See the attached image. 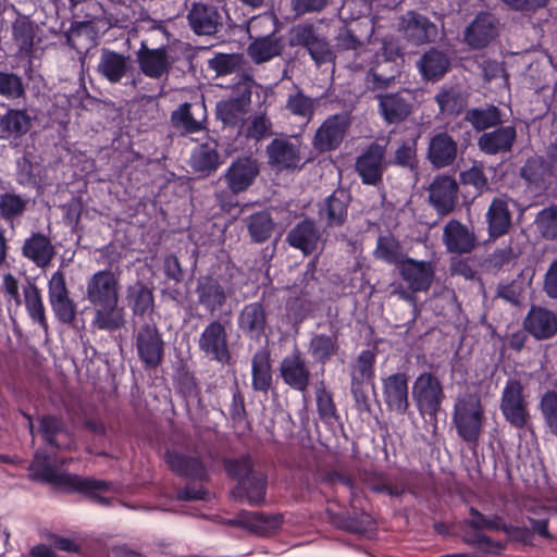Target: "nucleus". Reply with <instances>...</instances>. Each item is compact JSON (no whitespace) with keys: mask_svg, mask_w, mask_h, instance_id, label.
Listing matches in <instances>:
<instances>
[{"mask_svg":"<svg viewBox=\"0 0 557 557\" xmlns=\"http://www.w3.org/2000/svg\"><path fill=\"white\" fill-rule=\"evenodd\" d=\"M386 149L384 146L372 143L356 159L355 169L366 185H377L382 182L385 164Z\"/></svg>","mask_w":557,"mask_h":557,"instance_id":"20","label":"nucleus"},{"mask_svg":"<svg viewBox=\"0 0 557 557\" xmlns=\"http://www.w3.org/2000/svg\"><path fill=\"white\" fill-rule=\"evenodd\" d=\"M499 409L510 426L521 430L531 421L524 387L519 380H507L500 396Z\"/></svg>","mask_w":557,"mask_h":557,"instance_id":"8","label":"nucleus"},{"mask_svg":"<svg viewBox=\"0 0 557 557\" xmlns=\"http://www.w3.org/2000/svg\"><path fill=\"white\" fill-rule=\"evenodd\" d=\"M443 243L448 252L463 255L475 248L476 237L465 224L453 219L444 226Z\"/></svg>","mask_w":557,"mask_h":557,"instance_id":"30","label":"nucleus"},{"mask_svg":"<svg viewBox=\"0 0 557 557\" xmlns=\"http://www.w3.org/2000/svg\"><path fill=\"white\" fill-rule=\"evenodd\" d=\"M382 394L389 411L405 414L409 408L408 375L397 372L383 377Z\"/></svg>","mask_w":557,"mask_h":557,"instance_id":"24","label":"nucleus"},{"mask_svg":"<svg viewBox=\"0 0 557 557\" xmlns=\"http://www.w3.org/2000/svg\"><path fill=\"white\" fill-rule=\"evenodd\" d=\"M399 32L414 46L434 42L438 36L437 25L416 11H408L400 17Z\"/></svg>","mask_w":557,"mask_h":557,"instance_id":"17","label":"nucleus"},{"mask_svg":"<svg viewBox=\"0 0 557 557\" xmlns=\"http://www.w3.org/2000/svg\"><path fill=\"white\" fill-rule=\"evenodd\" d=\"M242 522L246 529L260 536H269L280 528L281 516H267L261 512H247L243 516Z\"/></svg>","mask_w":557,"mask_h":557,"instance_id":"51","label":"nucleus"},{"mask_svg":"<svg viewBox=\"0 0 557 557\" xmlns=\"http://www.w3.org/2000/svg\"><path fill=\"white\" fill-rule=\"evenodd\" d=\"M449 65L447 54L435 48L428 50L418 61L420 73L428 81H437L443 77Z\"/></svg>","mask_w":557,"mask_h":557,"instance_id":"45","label":"nucleus"},{"mask_svg":"<svg viewBox=\"0 0 557 557\" xmlns=\"http://www.w3.org/2000/svg\"><path fill=\"white\" fill-rule=\"evenodd\" d=\"M286 242L290 247L300 250L305 256H309L318 250H323L325 238L317 222L306 218L288 232Z\"/></svg>","mask_w":557,"mask_h":557,"instance_id":"19","label":"nucleus"},{"mask_svg":"<svg viewBox=\"0 0 557 557\" xmlns=\"http://www.w3.org/2000/svg\"><path fill=\"white\" fill-rule=\"evenodd\" d=\"M273 375L270 354L265 349L256 351L251 359V386L256 392L268 393Z\"/></svg>","mask_w":557,"mask_h":557,"instance_id":"38","label":"nucleus"},{"mask_svg":"<svg viewBox=\"0 0 557 557\" xmlns=\"http://www.w3.org/2000/svg\"><path fill=\"white\" fill-rule=\"evenodd\" d=\"M379 113L387 124L404 122L412 112V95L408 89L376 96Z\"/></svg>","mask_w":557,"mask_h":557,"instance_id":"22","label":"nucleus"},{"mask_svg":"<svg viewBox=\"0 0 557 557\" xmlns=\"http://www.w3.org/2000/svg\"><path fill=\"white\" fill-rule=\"evenodd\" d=\"M278 371L285 385L302 394L307 393L311 371L308 360L299 349H295L282 359Z\"/></svg>","mask_w":557,"mask_h":557,"instance_id":"16","label":"nucleus"},{"mask_svg":"<svg viewBox=\"0 0 557 557\" xmlns=\"http://www.w3.org/2000/svg\"><path fill=\"white\" fill-rule=\"evenodd\" d=\"M120 273L109 269L95 272L86 282V299L91 306L120 301Z\"/></svg>","mask_w":557,"mask_h":557,"instance_id":"11","label":"nucleus"},{"mask_svg":"<svg viewBox=\"0 0 557 557\" xmlns=\"http://www.w3.org/2000/svg\"><path fill=\"white\" fill-rule=\"evenodd\" d=\"M248 234L253 243L262 244L270 239L275 223L267 210L250 214L246 219Z\"/></svg>","mask_w":557,"mask_h":557,"instance_id":"50","label":"nucleus"},{"mask_svg":"<svg viewBox=\"0 0 557 557\" xmlns=\"http://www.w3.org/2000/svg\"><path fill=\"white\" fill-rule=\"evenodd\" d=\"M376 259L387 264L394 265L396 269L401 264L408 256L404 251V247L393 235H381L376 240L374 250Z\"/></svg>","mask_w":557,"mask_h":557,"instance_id":"49","label":"nucleus"},{"mask_svg":"<svg viewBox=\"0 0 557 557\" xmlns=\"http://www.w3.org/2000/svg\"><path fill=\"white\" fill-rule=\"evenodd\" d=\"M469 515L470 518L465 521V524L472 529L474 533L465 535L463 541L467 545L492 555H499L506 549V543L494 541L480 532L482 530H488L490 517L483 515L475 507L469 508Z\"/></svg>","mask_w":557,"mask_h":557,"instance_id":"21","label":"nucleus"},{"mask_svg":"<svg viewBox=\"0 0 557 557\" xmlns=\"http://www.w3.org/2000/svg\"><path fill=\"white\" fill-rule=\"evenodd\" d=\"M517 139V129L512 125L496 126L491 132H484L478 138L479 149L487 156L509 152Z\"/></svg>","mask_w":557,"mask_h":557,"instance_id":"28","label":"nucleus"},{"mask_svg":"<svg viewBox=\"0 0 557 557\" xmlns=\"http://www.w3.org/2000/svg\"><path fill=\"white\" fill-rule=\"evenodd\" d=\"M268 476L264 472L255 471L240 480L236 486V493L245 498L249 505H262L265 500Z\"/></svg>","mask_w":557,"mask_h":557,"instance_id":"43","label":"nucleus"},{"mask_svg":"<svg viewBox=\"0 0 557 557\" xmlns=\"http://www.w3.org/2000/svg\"><path fill=\"white\" fill-rule=\"evenodd\" d=\"M546 168L541 157L534 156L525 160L520 170V175L529 185L541 187L545 180Z\"/></svg>","mask_w":557,"mask_h":557,"instance_id":"63","label":"nucleus"},{"mask_svg":"<svg viewBox=\"0 0 557 557\" xmlns=\"http://www.w3.org/2000/svg\"><path fill=\"white\" fill-rule=\"evenodd\" d=\"M126 301L134 317H149L156 310L153 288L141 281L127 287Z\"/></svg>","mask_w":557,"mask_h":557,"instance_id":"36","label":"nucleus"},{"mask_svg":"<svg viewBox=\"0 0 557 557\" xmlns=\"http://www.w3.org/2000/svg\"><path fill=\"white\" fill-rule=\"evenodd\" d=\"M187 20L190 28L197 35H213L221 25V15L219 11L211 5L195 2L191 4Z\"/></svg>","mask_w":557,"mask_h":557,"instance_id":"32","label":"nucleus"},{"mask_svg":"<svg viewBox=\"0 0 557 557\" xmlns=\"http://www.w3.org/2000/svg\"><path fill=\"white\" fill-rule=\"evenodd\" d=\"M485 422V407L479 395L463 394L455 399L451 423L462 442L476 447L483 434Z\"/></svg>","mask_w":557,"mask_h":557,"instance_id":"4","label":"nucleus"},{"mask_svg":"<svg viewBox=\"0 0 557 557\" xmlns=\"http://www.w3.org/2000/svg\"><path fill=\"white\" fill-rule=\"evenodd\" d=\"M136 60L141 73L153 79L166 76L171 67L168 47L149 48L145 40L140 42V47L136 52Z\"/></svg>","mask_w":557,"mask_h":557,"instance_id":"23","label":"nucleus"},{"mask_svg":"<svg viewBox=\"0 0 557 557\" xmlns=\"http://www.w3.org/2000/svg\"><path fill=\"white\" fill-rule=\"evenodd\" d=\"M331 521L336 528L357 534H364L374 527L372 517L364 511L355 512L352 516L332 515Z\"/></svg>","mask_w":557,"mask_h":557,"instance_id":"52","label":"nucleus"},{"mask_svg":"<svg viewBox=\"0 0 557 557\" xmlns=\"http://www.w3.org/2000/svg\"><path fill=\"white\" fill-rule=\"evenodd\" d=\"M29 205V199L13 188L0 193V220L14 228L21 223Z\"/></svg>","mask_w":557,"mask_h":557,"instance_id":"33","label":"nucleus"},{"mask_svg":"<svg viewBox=\"0 0 557 557\" xmlns=\"http://www.w3.org/2000/svg\"><path fill=\"white\" fill-rule=\"evenodd\" d=\"M429 198L440 214L450 213L455 209L458 199L456 180L447 175L436 176L430 186Z\"/></svg>","mask_w":557,"mask_h":557,"instance_id":"27","label":"nucleus"},{"mask_svg":"<svg viewBox=\"0 0 557 557\" xmlns=\"http://www.w3.org/2000/svg\"><path fill=\"white\" fill-rule=\"evenodd\" d=\"M290 42L305 47L317 65L333 62L335 59L330 44L315 33L312 24L297 25L293 29Z\"/></svg>","mask_w":557,"mask_h":557,"instance_id":"18","label":"nucleus"},{"mask_svg":"<svg viewBox=\"0 0 557 557\" xmlns=\"http://www.w3.org/2000/svg\"><path fill=\"white\" fill-rule=\"evenodd\" d=\"M218 147L215 140H208L198 146L190 158V164L195 172L202 176H209L218 170L221 164Z\"/></svg>","mask_w":557,"mask_h":557,"instance_id":"39","label":"nucleus"},{"mask_svg":"<svg viewBox=\"0 0 557 557\" xmlns=\"http://www.w3.org/2000/svg\"><path fill=\"white\" fill-rule=\"evenodd\" d=\"M488 233L491 237L497 238L505 235L511 224V213L507 199L494 198L486 212Z\"/></svg>","mask_w":557,"mask_h":557,"instance_id":"40","label":"nucleus"},{"mask_svg":"<svg viewBox=\"0 0 557 557\" xmlns=\"http://www.w3.org/2000/svg\"><path fill=\"white\" fill-rule=\"evenodd\" d=\"M48 300L54 318L65 325H72L77 315V304L71 297L62 270L53 272L48 281Z\"/></svg>","mask_w":557,"mask_h":557,"instance_id":"9","label":"nucleus"},{"mask_svg":"<svg viewBox=\"0 0 557 557\" xmlns=\"http://www.w3.org/2000/svg\"><path fill=\"white\" fill-rule=\"evenodd\" d=\"M350 126V117L346 113L329 116L315 131L312 145L320 152L337 149L343 143Z\"/></svg>","mask_w":557,"mask_h":557,"instance_id":"15","label":"nucleus"},{"mask_svg":"<svg viewBox=\"0 0 557 557\" xmlns=\"http://www.w3.org/2000/svg\"><path fill=\"white\" fill-rule=\"evenodd\" d=\"M243 65L242 54L218 53L209 60V67L213 70L218 76H224L238 71Z\"/></svg>","mask_w":557,"mask_h":557,"instance_id":"64","label":"nucleus"},{"mask_svg":"<svg viewBox=\"0 0 557 557\" xmlns=\"http://www.w3.org/2000/svg\"><path fill=\"white\" fill-rule=\"evenodd\" d=\"M267 326V313L261 301L247 304L238 314V327L251 338H260Z\"/></svg>","mask_w":557,"mask_h":557,"instance_id":"35","label":"nucleus"},{"mask_svg":"<svg viewBox=\"0 0 557 557\" xmlns=\"http://www.w3.org/2000/svg\"><path fill=\"white\" fill-rule=\"evenodd\" d=\"M22 256L37 268H48L55 258L57 250L50 236L41 232H32L23 242Z\"/></svg>","mask_w":557,"mask_h":557,"instance_id":"25","label":"nucleus"},{"mask_svg":"<svg viewBox=\"0 0 557 557\" xmlns=\"http://www.w3.org/2000/svg\"><path fill=\"white\" fill-rule=\"evenodd\" d=\"M29 478L33 481L49 483L67 493H78L100 505H109L103 494L110 491L111 483L104 480L84 478L76 474L60 473L51 463L48 455L36 453L29 465Z\"/></svg>","mask_w":557,"mask_h":557,"instance_id":"1","label":"nucleus"},{"mask_svg":"<svg viewBox=\"0 0 557 557\" xmlns=\"http://www.w3.org/2000/svg\"><path fill=\"white\" fill-rule=\"evenodd\" d=\"M523 326L534 338L548 339L557 334V315L546 308L532 306Z\"/></svg>","mask_w":557,"mask_h":557,"instance_id":"31","label":"nucleus"},{"mask_svg":"<svg viewBox=\"0 0 557 557\" xmlns=\"http://www.w3.org/2000/svg\"><path fill=\"white\" fill-rule=\"evenodd\" d=\"M269 164L280 171L300 169L304 164L302 143L298 137H276L267 147Z\"/></svg>","mask_w":557,"mask_h":557,"instance_id":"10","label":"nucleus"},{"mask_svg":"<svg viewBox=\"0 0 557 557\" xmlns=\"http://www.w3.org/2000/svg\"><path fill=\"white\" fill-rule=\"evenodd\" d=\"M311 355L322 364H325L337 354L336 337L326 334L314 335L309 344Z\"/></svg>","mask_w":557,"mask_h":557,"instance_id":"56","label":"nucleus"},{"mask_svg":"<svg viewBox=\"0 0 557 557\" xmlns=\"http://www.w3.org/2000/svg\"><path fill=\"white\" fill-rule=\"evenodd\" d=\"M137 354L147 368H157L164 355V342L156 323H144L135 337Z\"/></svg>","mask_w":557,"mask_h":557,"instance_id":"14","label":"nucleus"},{"mask_svg":"<svg viewBox=\"0 0 557 557\" xmlns=\"http://www.w3.org/2000/svg\"><path fill=\"white\" fill-rule=\"evenodd\" d=\"M396 270L401 282L393 283L392 295L410 304L418 312L417 295L428 293L432 287L436 273L435 263L408 257Z\"/></svg>","mask_w":557,"mask_h":557,"instance_id":"2","label":"nucleus"},{"mask_svg":"<svg viewBox=\"0 0 557 557\" xmlns=\"http://www.w3.org/2000/svg\"><path fill=\"white\" fill-rule=\"evenodd\" d=\"M534 222L543 238L548 240L557 238V206L553 205L542 209L536 214Z\"/></svg>","mask_w":557,"mask_h":557,"instance_id":"61","label":"nucleus"},{"mask_svg":"<svg viewBox=\"0 0 557 557\" xmlns=\"http://www.w3.org/2000/svg\"><path fill=\"white\" fill-rule=\"evenodd\" d=\"M36 35L35 23L26 15H18L12 23V36L20 51L30 52Z\"/></svg>","mask_w":557,"mask_h":557,"instance_id":"53","label":"nucleus"},{"mask_svg":"<svg viewBox=\"0 0 557 557\" xmlns=\"http://www.w3.org/2000/svg\"><path fill=\"white\" fill-rule=\"evenodd\" d=\"M498 35L497 18L486 12L479 13L466 28L465 41L473 49H482Z\"/></svg>","mask_w":557,"mask_h":557,"instance_id":"26","label":"nucleus"},{"mask_svg":"<svg viewBox=\"0 0 557 557\" xmlns=\"http://www.w3.org/2000/svg\"><path fill=\"white\" fill-rule=\"evenodd\" d=\"M315 401L318 414L324 423H334L339 419L333 394L324 382H320L315 387Z\"/></svg>","mask_w":557,"mask_h":557,"instance_id":"55","label":"nucleus"},{"mask_svg":"<svg viewBox=\"0 0 557 557\" xmlns=\"http://www.w3.org/2000/svg\"><path fill=\"white\" fill-rule=\"evenodd\" d=\"M411 393L419 413L436 421L445 399L444 387L437 375L432 372L420 373L412 384Z\"/></svg>","mask_w":557,"mask_h":557,"instance_id":"7","label":"nucleus"},{"mask_svg":"<svg viewBox=\"0 0 557 557\" xmlns=\"http://www.w3.org/2000/svg\"><path fill=\"white\" fill-rule=\"evenodd\" d=\"M164 459L169 469L176 475L199 482H207L215 465L216 454L213 450H207L205 453L194 451L190 454L168 450Z\"/></svg>","mask_w":557,"mask_h":557,"instance_id":"6","label":"nucleus"},{"mask_svg":"<svg viewBox=\"0 0 557 557\" xmlns=\"http://www.w3.org/2000/svg\"><path fill=\"white\" fill-rule=\"evenodd\" d=\"M97 70L110 83L116 84L127 73L128 58L116 51L103 49Z\"/></svg>","mask_w":557,"mask_h":557,"instance_id":"41","label":"nucleus"},{"mask_svg":"<svg viewBox=\"0 0 557 557\" xmlns=\"http://www.w3.org/2000/svg\"><path fill=\"white\" fill-rule=\"evenodd\" d=\"M286 109L290 114L309 122L314 114V100L306 96L302 90L289 95L286 101Z\"/></svg>","mask_w":557,"mask_h":557,"instance_id":"59","label":"nucleus"},{"mask_svg":"<svg viewBox=\"0 0 557 557\" xmlns=\"http://www.w3.org/2000/svg\"><path fill=\"white\" fill-rule=\"evenodd\" d=\"M198 347L211 360L226 364L231 360L225 325L213 320L206 325L198 339Z\"/></svg>","mask_w":557,"mask_h":557,"instance_id":"12","label":"nucleus"},{"mask_svg":"<svg viewBox=\"0 0 557 557\" xmlns=\"http://www.w3.org/2000/svg\"><path fill=\"white\" fill-rule=\"evenodd\" d=\"M92 307L95 310L90 322L92 329L115 332L125 326V310L120 306V301Z\"/></svg>","mask_w":557,"mask_h":557,"instance_id":"34","label":"nucleus"},{"mask_svg":"<svg viewBox=\"0 0 557 557\" xmlns=\"http://www.w3.org/2000/svg\"><path fill=\"white\" fill-rule=\"evenodd\" d=\"M235 271L236 269L233 265H226L224 274L218 276L205 275L198 278L195 289L197 301L210 315L222 311L227 305L228 298L234 296L233 277Z\"/></svg>","mask_w":557,"mask_h":557,"instance_id":"5","label":"nucleus"},{"mask_svg":"<svg viewBox=\"0 0 557 557\" xmlns=\"http://www.w3.org/2000/svg\"><path fill=\"white\" fill-rule=\"evenodd\" d=\"M435 101L443 115H458L467 106L465 97L455 87L441 89L435 96Z\"/></svg>","mask_w":557,"mask_h":557,"instance_id":"54","label":"nucleus"},{"mask_svg":"<svg viewBox=\"0 0 557 557\" xmlns=\"http://www.w3.org/2000/svg\"><path fill=\"white\" fill-rule=\"evenodd\" d=\"M22 302H24L29 318L37 322L47 333L49 325L46 317V309L42 301L41 290L34 282H27V284L23 286Z\"/></svg>","mask_w":557,"mask_h":557,"instance_id":"47","label":"nucleus"},{"mask_svg":"<svg viewBox=\"0 0 557 557\" xmlns=\"http://www.w3.org/2000/svg\"><path fill=\"white\" fill-rule=\"evenodd\" d=\"M223 467L226 474L235 479L237 484L240 480H245L246 476L252 474L256 470L253 469V461L250 455H243L238 458H224Z\"/></svg>","mask_w":557,"mask_h":557,"instance_id":"60","label":"nucleus"},{"mask_svg":"<svg viewBox=\"0 0 557 557\" xmlns=\"http://www.w3.org/2000/svg\"><path fill=\"white\" fill-rule=\"evenodd\" d=\"M539 408L549 432L557 437V392H545L540 399Z\"/></svg>","mask_w":557,"mask_h":557,"instance_id":"62","label":"nucleus"},{"mask_svg":"<svg viewBox=\"0 0 557 557\" xmlns=\"http://www.w3.org/2000/svg\"><path fill=\"white\" fill-rule=\"evenodd\" d=\"M457 154L458 144L447 132H440L431 137L426 157L434 168L453 165Z\"/></svg>","mask_w":557,"mask_h":557,"instance_id":"29","label":"nucleus"},{"mask_svg":"<svg viewBox=\"0 0 557 557\" xmlns=\"http://www.w3.org/2000/svg\"><path fill=\"white\" fill-rule=\"evenodd\" d=\"M32 126V119L25 110L9 109L0 116V138H18Z\"/></svg>","mask_w":557,"mask_h":557,"instance_id":"44","label":"nucleus"},{"mask_svg":"<svg viewBox=\"0 0 557 557\" xmlns=\"http://www.w3.org/2000/svg\"><path fill=\"white\" fill-rule=\"evenodd\" d=\"M349 197L344 190L333 191L319 209V215L329 227L342 226L347 219Z\"/></svg>","mask_w":557,"mask_h":557,"instance_id":"37","label":"nucleus"},{"mask_svg":"<svg viewBox=\"0 0 557 557\" xmlns=\"http://www.w3.org/2000/svg\"><path fill=\"white\" fill-rule=\"evenodd\" d=\"M40 433L45 441L57 448H69L73 442L71 433L65 429L61 418L47 414L40 420Z\"/></svg>","mask_w":557,"mask_h":557,"instance_id":"42","label":"nucleus"},{"mask_svg":"<svg viewBox=\"0 0 557 557\" xmlns=\"http://www.w3.org/2000/svg\"><path fill=\"white\" fill-rule=\"evenodd\" d=\"M251 102V89L245 82H239L232 89V95L216 103V116L224 125L235 126L243 121Z\"/></svg>","mask_w":557,"mask_h":557,"instance_id":"13","label":"nucleus"},{"mask_svg":"<svg viewBox=\"0 0 557 557\" xmlns=\"http://www.w3.org/2000/svg\"><path fill=\"white\" fill-rule=\"evenodd\" d=\"M375 354L362 350L351 370V382L370 383L374 379Z\"/></svg>","mask_w":557,"mask_h":557,"instance_id":"57","label":"nucleus"},{"mask_svg":"<svg viewBox=\"0 0 557 557\" xmlns=\"http://www.w3.org/2000/svg\"><path fill=\"white\" fill-rule=\"evenodd\" d=\"M272 122L265 113H256L249 116L245 137L255 141H261L272 135Z\"/></svg>","mask_w":557,"mask_h":557,"instance_id":"58","label":"nucleus"},{"mask_svg":"<svg viewBox=\"0 0 557 557\" xmlns=\"http://www.w3.org/2000/svg\"><path fill=\"white\" fill-rule=\"evenodd\" d=\"M283 50V44L280 37L271 34L263 37L255 38L247 48V53L251 60L257 63H264L270 61L276 55H280Z\"/></svg>","mask_w":557,"mask_h":557,"instance_id":"46","label":"nucleus"},{"mask_svg":"<svg viewBox=\"0 0 557 557\" xmlns=\"http://www.w3.org/2000/svg\"><path fill=\"white\" fill-rule=\"evenodd\" d=\"M260 175V162L252 156H240L235 158L224 173L221 180L226 186V190L215 194V199L220 207L225 211H231L238 206L236 197L247 191Z\"/></svg>","mask_w":557,"mask_h":557,"instance_id":"3","label":"nucleus"},{"mask_svg":"<svg viewBox=\"0 0 557 557\" xmlns=\"http://www.w3.org/2000/svg\"><path fill=\"white\" fill-rule=\"evenodd\" d=\"M465 121L469 122L475 131H485L502 125L503 113L494 104L485 108H472L466 111Z\"/></svg>","mask_w":557,"mask_h":557,"instance_id":"48","label":"nucleus"}]
</instances>
